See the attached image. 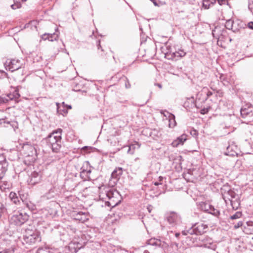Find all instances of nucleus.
I'll return each mask as SVG.
<instances>
[{
	"instance_id": "b1692460",
	"label": "nucleus",
	"mask_w": 253,
	"mask_h": 253,
	"mask_svg": "<svg viewBox=\"0 0 253 253\" xmlns=\"http://www.w3.org/2000/svg\"><path fill=\"white\" fill-rule=\"evenodd\" d=\"M148 244L153 246L161 247L162 246V241L159 239H151L148 241Z\"/></svg>"
},
{
	"instance_id": "f03ea898",
	"label": "nucleus",
	"mask_w": 253,
	"mask_h": 253,
	"mask_svg": "<svg viewBox=\"0 0 253 253\" xmlns=\"http://www.w3.org/2000/svg\"><path fill=\"white\" fill-rule=\"evenodd\" d=\"M207 229V225L203 223H198L188 230L183 231L182 234L184 235L188 234L202 235L206 232Z\"/></svg>"
},
{
	"instance_id": "20e7f679",
	"label": "nucleus",
	"mask_w": 253,
	"mask_h": 253,
	"mask_svg": "<svg viewBox=\"0 0 253 253\" xmlns=\"http://www.w3.org/2000/svg\"><path fill=\"white\" fill-rule=\"evenodd\" d=\"M23 66V61L18 59H8L5 63L6 69L12 72L22 68Z\"/></svg>"
},
{
	"instance_id": "bb28decb",
	"label": "nucleus",
	"mask_w": 253,
	"mask_h": 253,
	"mask_svg": "<svg viewBox=\"0 0 253 253\" xmlns=\"http://www.w3.org/2000/svg\"><path fill=\"white\" fill-rule=\"evenodd\" d=\"M234 22V21L231 19L228 20L225 24V27L227 29L232 30L233 31Z\"/></svg>"
},
{
	"instance_id": "c03bdc74",
	"label": "nucleus",
	"mask_w": 253,
	"mask_h": 253,
	"mask_svg": "<svg viewBox=\"0 0 253 253\" xmlns=\"http://www.w3.org/2000/svg\"><path fill=\"white\" fill-rule=\"evenodd\" d=\"M116 169L117 170V174L118 175V176L121 175L123 173V169L122 168H116Z\"/></svg>"
},
{
	"instance_id": "f257e3e1",
	"label": "nucleus",
	"mask_w": 253,
	"mask_h": 253,
	"mask_svg": "<svg viewBox=\"0 0 253 253\" xmlns=\"http://www.w3.org/2000/svg\"><path fill=\"white\" fill-rule=\"evenodd\" d=\"M62 130L58 128L50 134L46 138L48 145L51 147L52 151L57 152L61 147V139Z\"/></svg>"
},
{
	"instance_id": "de8ad7c7",
	"label": "nucleus",
	"mask_w": 253,
	"mask_h": 253,
	"mask_svg": "<svg viewBox=\"0 0 253 253\" xmlns=\"http://www.w3.org/2000/svg\"><path fill=\"white\" fill-rule=\"evenodd\" d=\"M0 74H1V76H6L7 75V74L3 71H0Z\"/></svg>"
},
{
	"instance_id": "c85d7f7f",
	"label": "nucleus",
	"mask_w": 253,
	"mask_h": 253,
	"mask_svg": "<svg viewBox=\"0 0 253 253\" xmlns=\"http://www.w3.org/2000/svg\"><path fill=\"white\" fill-rule=\"evenodd\" d=\"M204 246L208 249H210L212 250L213 251H215L216 248V245L215 244L213 243L212 242H208L207 243H205L204 244Z\"/></svg>"
},
{
	"instance_id": "49530a36",
	"label": "nucleus",
	"mask_w": 253,
	"mask_h": 253,
	"mask_svg": "<svg viewBox=\"0 0 253 253\" xmlns=\"http://www.w3.org/2000/svg\"><path fill=\"white\" fill-rule=\"evenodd\" d=\"M212 92L211 91H208L207 93V95L208 97H210L211 96V95H212Z\"/></svg>"
},
{
	"instance_id": "e433bc0d",
	"label": "nucleus",
	"mask_w": 253,
	"mask_h": 253,
	"mask_svg": "<svg viewBox=\"0 0 253 253\" xmlns=\"http://www.w3.org/2000/svg\"><path fill=\"white\" fill-rule=\"evenodd\" d=\"M163 177L162 176H159V180L158 181H154L153 182V183L156 186H158L159 185H161L162 184V183L161 182L162 181H163Z\"/></svg>"
},
{
	"instance_id": "cd10ccee",
	"label": "nucleus",
	"mask_w": 253,
	"mask_h": 253,
	"mask_svg": "<svg viewBox=\"0 0 253 253\" xmlns=\"http://www.w3.org/2000/svg\"><path fill=\"white\" fill-rule=\"evenodd\" d=\"M10 186V184L6 181H1L0 184V189L1 191H4L7 189H9Z\"/></svg>"
},
{
	"instance_id": "a878e982",
	"label": "nucleus",
	"mask_w": 253,
	"mask_h": 253,
	"mask_svg": "<svg viewBox=\"0 0 253 253\" xmlns=\"http://www.w3.org/2000/svg\"><path fill=\"white\" fill-rule=\"evenodd\" d=\"M221 30L219 27H215L214 30H212V34L213 36L216 39H219L220 36L221 35L220 33Z\"/></svg>"
},
{
	"instance_id": "5fc2aeb1",
	"label": "nucleus",
	"mask_w": 253,
	"mask_h": 253,
	"mask_svg": "<svg viewBox=\"0 0 253 253\" xmlns=\"http://www.w3.org/2000/svg\"><path fill=\"white\" fill-rule=\"evenodd\" d=\"M71 108H72V107H71V106H70V105H68V109H71Z\"/></svg>"
},
{
	"instance_id": "2eb2a0df",
	"label": "nucleus",
	"mask_w": 253,
	"mask_h": 253,
	"mask_svg": "<svg viewBox=\"0 0 253 253\" xmlns=\"http://www.w3.org/2000/svg\"><path fill=\"white\" fill-rule=\"evenodd\" d=\"M58 38V35L57 34L54 33L53 34H46L45 33L43 34L42 36V38L44 40H48L49 41H54L56 40Z\"/></svg>"
},
{
	"instance_id": "58836bf2",
	"label": "nucleus",
	"mask_w": 253,
	"mask_h": 253,
	"mask_svg": "<svg viewBox=\"0 0 253 253\" xmlns=\"http://www.w3.org/2000/svg\"><path fill=\"white\" fill-rule=\"evenodd\" d=\"M207 205L209 204L205 203H203L202 205V208L203 210L209 212V211L210 210V208H208V207H206V205Z\"/></svg>"
},
{
	"instance_id": "f3484780",
	"label": "nucleus",
	"mask_w": 253,
	"mask_h": 253,
	"mask_svg": "<svg viewBox=\"0 0 253 253\" xmlns=\"http://www.w3.org/2000/svg\"><path fill=\"white\" fill-rule=\"evenodd\" d=\"M245 26V24H244L242 21L239 20H236L234 22L233 32H237L241 29L244 28Z\"/></svg>"
},
{
	"instance_id": "6ab92c4d",
	"label": "nucleus",
	"mask_w": 253,
	"mask_h": 253,
	"mask_svg": "<svg viewBox=\"0 0 253 253\" xmlns=\"http://www.w3.org/2000/svg\"><path fill=\"white\" fill-rule=\"evenodd\" d=\"M60 104L59 103H56V106H57V111L58 113L59 114H61L64 115V114H66L68 112L67 109L65 108V103H62V107L63 109H61V107L59 106Z\"/></svg>"
},
{
	"instance_id": "ddd939ff",
	"label": "nucleus",
	"mask_w": 253,
	"mask_h": 253,
	"mask_svg": "<svg viewBox=\"0 0 253 253\" xmlns=\"http://www.w3.org/2000/svg\"><path fill=\"white\" fill-rule=\"evenodd\" d=\"M73 216L74 217L75 219L79 220L83 223H84L88 220V215L85 212L81 211L75 213Z\"/></svg>"
},
{
	"instance_id": "a211bd4d",
	"label": "nucleus",
	"mask_w": 253,
	"mask_h": 253,
	"mask_svg": "<svg viewBox=\"0 0 253 253\" xmlns=\"http://www.w3.org/2000/svg\"><path fill=\"white\" fill-rule=\"evenodd\" d=\"M9 198L15 205H18L20 203L19 198L15 192H11L9 194Z\"/></svg>"
},
{
	"instance_id": "c756f323",
	"label": "nucleus",
	"mask_w": 253,
	"mask_h": 253,
	"mask_svg": "<svg viewBox=\"0 0 253 253\" xmlns=\"http://www.w3.org/2000/svg\"><path fill=\"white\" fill-rule=\"evenodd\" d=\"M21 199L22 200L23 202H24L25 203V205H26V207L30 209L31 211H33L35 209L36 207L35 205L33 204L31 202H27L25 201V200L23 199V197H21Z\"/></svg>"
},
{
	"instance_id": "bf43d9fd",
	"label": "nucleus",
	"mask_w": 253,
	"mask_h": 253,
	"mask_svg": "<svg viewBox=\"0 0 253 253\" xmlns=\"http://www.w3.org/2000/svg\"><path fill=\"white\" fill-rule=\"evenodd\" d=\"M49 253H53V252H51V251H50V252H49Z\"/></svg>"
},
{
	"instance_id": "ea45409f",
	"label": "nucleus",
	"mask_w": 253,
	"mask_h": 253,
	"mask_svg": "<svg viewBox=\"0 0 253 253\" xmlns=\"http://www.w3.org/2000/svg\"><path fill=\"white\" fill-rule=\"evenodd\" d=\"M117 173V170L116 169L112 173V176L114 178H117L118 176Z\"/></svg>"
},
{
	"instance_id": "2f4dec72",
	"label": "nucleus",
	"mask_w": 253,
	"mask_h": 253,
	"mask_svg": "<svg viewBox=\"0 0 253 253\" xmlns=\"http://www.w3.org/2000/svg\"><path fill=\"white\" fill-rule=\"evenodd\" d=\"M174 57H184L186 55V52L183 50H180L179 51H176L173 53Z\"/></svg>"
},
{
	"instance_id": "f704fd0d",
	"label": "nucleus",
	"mask_w": 253,
	"mask_h": 253,
	"mask_svg": "<svg viewBox=\"0 0 253 253\" xmlns=\"http://www.w3.org/2000/svg\"><path fill=\"white\" fill-rule=\"evenodd\" d=\"M241 115L243 118H246L249 114V112L246 108H242L240 111Z\"/></svg>"
},
{
	"instance_id": "4d7b16f0",
	"label": "nucleus",
	"mask_w": 253,
	"mask_h": 253,
	"mask_svg": "<svg viewBox=\"0 0 253 253\" xmlns=\"http://www.w3.org/2000/svg\"><path fill=\"white\" fill-rule=\"evenodd\" d=\"M138 159H139L138 158H135V161H136L137 160H138Z\"/></svg>"
},
{
	"instance_id": "603ef678",
	"label": "nucleus",
	"mask_w": 253,
	"mask_h": 253,
	"mask_svg": "<svg viewBox=\"0 0 253 253\" xmlns=\"http://www.w3.org/2000/svg\"><path fill=\"white\" fill-rule=\"evenodd\" d=\"M201 111H202L201 113H202V114L206 113V111H205V109L202 110Z\"/></svg>"
},
{
	"instance_id": "8fccbe9b",
	"label": "nucleus",
	"mask_w": 253,
	"mask_h": 253,
	"mask_svg": "<svg viewBox=\"0 0 253 253\" xmlns=\"http://www.w3.org/2000/svg\"><path fill=\"white\" fill-rule=\"evenodd\" d=\"M98 43L97 47H98V49H99L100 48H101L100 41H98Z\"/></svg>"
},
{
	"instance_id": "6e6552de",
	"label": "nucleus",
	"mask_w": 253,
	"mask_h": 253,
	"mask_svg": "<svg viewBox=\"0 0 253 253\" xmlns=\"http://www.w3.org/2000/svg\"><path fill=\"white\" fill-rule=\"evenodd\" d=\"M41 177L42 173L40 171H34L29 175L28 182L29 185H34L41 181Z\"/></svg>"
},
{
	"instance_id": "37998d69",
	"label": "nucleus",
	"mask_w": 253,
	"mask_h": 253,
	"mask_svg": "<svg viewBox=\"0 0 253 253\" xmlns=\"http://www.w3.org/2000/svg\"><path fill=\"white\" fill-rule=\"evenodd\" d=\"M116 169L117 170V174L118 175V176L121 175L123 173V169L122 168H116Z\"/></svg>"
},
{
	"instance_id": "a19ab883",
	"label": "nucleus",
	"mask_w": 253,
	"mask_h": 253,
	"mask_svg": "<svg viewBox=\"0 0 253 253\" xmlns=\"http://www.w3.org/2000/svg\"><path fill=\"white\" fill-rule=\"evenodd\" d=\"M243 225V222L242 221H239L237 224H236L234 227L235 229H237L240 227H241Z\"/></svg>"
},
{
	"instance_id": "a18cd8bd",
	"label": "nucleus",
	"mask_w": 253,
	"mask_h": 253,
	"mask_svg": "<svg viewBox=\"0 0 253 253\" xmlns=\"http://www.w3.org/2000/svg\"><path fill=\"white\" fill-rule=\"evenodd\" d=\"M248 27L249 28L253 30V22H250L248 24Z\"/></svg>"
},
{
	"instance_id": "9b49d317",
	"label": "nucleus",
	"mask_w": 253,
	"mask_h": 253,
	"mask_svg": "<svg viewBox=\"0 0 253 253\" xmlns=\"http://www.w3.org/2000/svg\"><path fill=\"white\" fill-rule=\"evenodd\" d=\"M104 191V192H101L100 195V197H102V199L105 198L104 196L105 195L109 199L111 200L115 195L118 194L117 191H113V189H111L109 188H105Z\"/></svg>"
},
{
	"instance_id": "5701e85b",
	"label": "nucleus",
	"mask_w": 253,
	"mask_h": 253,
	"mask_svg": "<svg viewBox=\"0 0 253 253\" xmlns=\"http://www.w3.org/2000/svg\"><path fill=\"white\" fill-rule=\"evenodd\" d=\"M206 206L210 208V210L209 211V213L212 214V215L216 216H217L219 215V211L218 210L214 209V208L213 206L210 205H206Z\"/></svg>"
},
{
	"instance_id": "6e6d98bb",
	"label": "nucleus",
	"mask_w": 253,
	"mask_h": 253,
	"mask_svg": "<svg viewBox=\"0 0 253 253\" xmlns=\"http://www.w3.org/2000/svg\"><path fill=\"white\" fill-rule=\"evenodd\" d=\"M194 134H196L197 133L196 131L195 130H194Z\"/></svg>"
},
{
	"instance_id": "7ed1b4c3",
	"label": "nucleus",
	"mask_w": 253,
	"mask_h": 253,
	"mask_svg": "<svg viewBox=\"0 0 253 253\" xmlns=\"http://www.w3.org/2000/svg\"><path fill=\"white\" fill-rule=\"evenodd\" d=\"M28 218L29 216L27 213L17 211L10 217V223L11 224L21 226L28 219Z\"/></svg>"
},
{
	"instance_id": "1a4fd4ad",
	"label": "nucleus",
	"mask_w": 253,
	"mask_h": 253,
	"mask_svg": "<svg viewBox=\"0 0 253 253\" xmlns=\"http://www.w3.org/2000/svg\"><path fill=\"white\" fill-rule=\"evenodd\" d=\"M8 163L5 156L0 155V178H2L6 171L8 167Z\"/></svg>"
},
{
	"instance_id": "3c124183",
	"label": "nucleus",
	"mask_w": 253,
	"mask_h": 253,
	"mask_svg": "<svg viewBox=\"0 0 253 253\" xmlns=\"http://www.w3.org/2000/svg\"><path fill=\"white\" fill-rule=\"evenodd\" d=\"M156 85H157L159 88H162V85L160 84H156Z\"/></svg>"
},
{
	"instance_id": "9d476101",
	"label": "nucleus",
	"mask_w": 253,
	"mask_h": 253,
	"mask_svg": "<svg viewBox=\"0 0 253 253\" xmlns=\"http://www.w3.org/2000/svg\"><path fill=\"white\" fill-rule=\"evenodd\" d=\"M166 218L169 223L172 225L177 224L180 219L179 215L174 212L169 213Z\"/></svg>"
},
{
	"instance_id": "4be33fe9",
	"label": "nucleus",
	"mask_w": 253,
	"mask_h": 253,
	"mask_svg": "<svg viewBox=\"0 0 253 253\" xmlns=\"http://www.w3.org/2000/svg\"><path fill=\"white\" fill-rule=\"evenodd\" d=\"M215 1L216 0H203V6L205 9H208L211 5H213Z\"/></svg>"
},
{
	"instance_id": "f8f14e48",
	"label": "nucleus",
	"mask_w": 253,
	"mask_h": 253,
	"mask_svg": "<svg viewBox=\"0 0 253 253\" xmlns=\"http://www.w3.org/2000/svg\"><path fill=\"white\" fill-rule=\"evenodd\" d=\"M222 195L225 201L226 202V199H228L230 201L231 204L232 205H233L234 202L232 199L236 198V197L238 196L236 193L232 190H229L227 192H225L224 193L222 194Z\"/></svg>"
},
{
	"instance_id": "09e8293b",
	"label": "nucleus",
	"mask_w": 253,
	"mask_h": 253,
	"mask_svg": "<svg viewBox=\"0 0 253 253\" xmlns=\"http://www.w3.org/2000/svg\"><path fill=\"white\" fill-rule=\"evenodd\" d=\"M54 193V188H51L49 190V193Z\"/></svg>"
},
{
	"instance_id": "412c9836",
	"label": "nucleus",
	"mask_w": 253,
	"mask_h": 253,
	"mask_svg": "<svg viewBox=\"0 0 253 253\" xmlns=\"http://www.w3.org/2000/svg\"><path fill=\"white\" fill-rule=\"evenodd\" d=\"M194 99L193 97L188 98L187 101L184 103V106L187 109L192 108L194 107Z\"/></svg>"
},
{
	"instance_id": "393cba45",
	"label": "nucleus",
	"mask_w": 253,
	"mask_h": 253,
	"mask_svg": "<svg viewBox=\"0 0 253 253\" xmlns=\"http://www.w3.org/2000/svg\"><path fill=\"white\" fill-rule=\"evenodd\" d=\"M11 100V98L7 94L6 95L0 97V104L7 103L9 101Z\"/></svg>"
},
{
	"instance_id": "4468645a",
	"label": "nucleus",
	"mask_w": 253,
	"mask_h": 253,
	"mask_svg": "<svg viewBox=\"0 0 253 253\" xmlns=\"http://www.w3.org/2000/svg\"><path fill=\"white\" fill-rule=\"evenodd\" d=\"M0 121H4V123L10 124L13 128H17V124L14 121V119L10 118L9 115L4 116L0 118Z\"/></svg>"
},
{
	"instance_id": "864d4df0",
	"label": "nucleus",
	"mask_w": 253,
	"mask_h": 253,
	"mask_svg": "<svg viewBox=\"0 0 253 253\" xmlns=\"http://www.w3.org/2000/svg\"><path fill=\"white\" fill-rule=\"evenodd\" d=\"M144 253H149V252L147 251V250H145L144 252Z\"/></svg>"
},
{
	"instance_id": "423d86ee",
	"label": "nucleus",
	"mask_w": 253,
	"mask_h": 253,
	"mask_svg": "<svg viewBox=\"0 0 253 253\" xmlns=\"http://www.w3.org/2000/svg\"><path fill=\"white\" fill-rule=\"evenodd\" d=\"M23 151L24 154L27 158H29L28 160L30 162H34L36 158L37 151L34 146L30 145H26L23 147Z\"/></svg>"
},
{
	"instance_id": "7c9ffc66",
	"label": "nucleus",
	"mask_w": 253,
	"mask_h": 253,
	"mask_svg": "<svg viewBox=\"0 0 253 253\" xmlns=\"http://www.w3.org/2000/svg\"><path fill=\"white\" fill-rule=\"evenodd\" d=\"M8 94L10 96V98H11V100H16L20 97V94H19L17 90H15L12 93H9Z\"/></svg>"
},
{
	"instance_id": "39448f33",
	"label": "nucleus",
	"mask_w": 253,
	"mask_h": 253,
	"mask_svg": "<svg viewBox=\"0 0 253 253\" xmlns=\"http://www.w3.org/2000/svg\"><path fill=\"white\" fill-rule=\"evenodd\" d=\"M23 241L26 244L32 245L38 241H40L41 238L38 232L30 231L27 232L24 236Z\"/></svg>"
},
{
	"instance_id": "473e14b6",
	"label": "nucleus",
	"mask_w": 253,
	"mask_h": 253,
	"mask_svg": "<svg viewBox=\"0 0 253 253\" xmlns=\"http://www.w3.org/2000/svg\"><path fill=\"white\" fill-rule=\"evenodd\" d=\"M242 215V213L240 211H237L234 214L230 216V219H236L240 218Z\"/></svg>"
},
{
	"instance_id": "72a5a7b5",
	"label": "nucleus",
	"mask_w": 253,
	"mask_h": 253,
	"mask_svg": "<svg viewBox=\"0 0 253 253\" xmlns=\"http://www.w3.org/2000/svg\"><path fill=\"white\" fill-rule=\"evenodd\" d=\"M50 251L46 248H40L37 251L36 253H49Z\"/></svg>"
},
{
	"instance_id": "0eeeda50",
	"label": "nucleus",
	"mask_w": 253,
	"mask_h": 253,
	"mask_svg": "<svg viewBox=\"0 0 253 253\" xmlns=\"http://www.w3.org/2000/svg\"><path fill=\"white\" fill-rule=\"evenodd\" d=\"M91 172V168L88 162H85L80 172L81 177L84 181L91 179L90 175Z\"/></svg>"
},
{
	"instance_id": "4c0bfd02",
	"label": "nucleus",
	"mask_w": 253,
	"mask_h": 253,
	"mask_svg": "<svg viewBox=\"0 0 253 253\" xmlns=\"http://www.w3.org/2000/svg\"><path fill=\"white\" fill-rule=\"evenodd\" d=\"M21 7V4L19 2H15L14 4H13L11 5V7L13 9H16L17 8H20Z\"/></svg>"
},
{
	"instance_id": "c9c22d12",
	"label": "nucleus",
	"mask_w": 253,
	"mask_h": 253,
	"mask_svg": "<svg viewBox=\"0 0 253 253\" xmlns=\"http://www.w3.org/2000/svg\"><path fill=\"white\" fill-rule=\"evenodd\" d=\"M14 252V248L10 247L8 249H5L0 252V253H13Z\"/></svg>"
},
{
	"instance_id": "dca6fc26",
	"label": "nucleus",
	"mask_w": 253,
	"mask_h": 253,
	"mask_svg": "<svg viewBox=\"0 0 253 253\" xmlns=\"http://www.w3.org/2000/svg\"><path fill=\"white\" fill-rule=\"evenodd\" d=\"M186 140V135L183 134L173 141L172 145L173 147H177L179 145H182Z\"/></svg>"
},
{
	"instance_id": "aec40b11",
	"label": "nucleus",
	"mask_w": 253,
	"mask_h": 253,
	"mask_svg": "<svg viewBox=\"0 0 253 253\" xmlns=\"http://www.w3.org/2000/svg\"><path fill=\"white\" fill-rule=\"evenodd\" d=\"M140 147V145L139 143L135 142V143L130 144L129 146V148L127 150V153L131 154H133L134 151L136 149H138Z\"/></svg>"
},
{
	"instance_id": "13d9d810",
	"label": "nucleus",
	"mask_w": 253,
	"mask_h": 253,
	"mask_svg": "<svg viewBox=\"0 0 253 253\" xmlns=\"http://www.w3.org/2000/svg\"><path fill=\"white\" fill-rule=\"evenodd\" d=\"M156 131H156V130H154V131H153V133H155V132H156Z\"/></svg>"
},
{
	"instance_id": "79ce46f5",
	"label": "nucleus",
	"mask_w": 253,
	"mask_h": 253,
	"mask_svg": "<svg viewBox=\"0 0 253 253\" xmlns=\"http://www.w3.org/2000/svg\"><path fill=\"white\" fill-rule=\"evenodd\" d=\"M125 81V86H126V87L127 88H130V84H129V82H128L127 79L126 78Z\"/></svg>"
}]
</instances>
